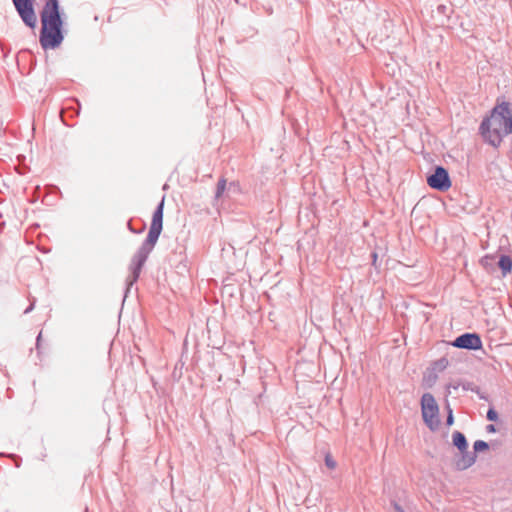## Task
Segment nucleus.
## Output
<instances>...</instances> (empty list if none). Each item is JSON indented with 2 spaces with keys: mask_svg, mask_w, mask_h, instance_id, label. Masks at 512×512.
Segmentation results:
<instances>
[{
  "mask_svg": "<svg viewBox=\"0 0 512 512\" xmlns=\"http://www.w3.org/2000/svg\"><path fill=\"white\" fill-rule=\"evenodd\" d=\"M487 430H488L489 432H495V427H494V425H488V426H487Z\"/></svg>",
  "mask_w": 512,
  "mask_h": 512,
  "instance_id": "obj_21",
  "label": "nucleus"
},
{
  "mask_svg": "<svg viewBox=\"0 0 512 512\" xmlns=\"http://www.w3.org/2000/svg\"><path fill=\"white\" fill-rule=\"evenodd\" d=\"M421 411L425 424L431 430L438 429L440 426L439 407L431 394L426 393L422 396Z\"/></svg>",
  "mask_w": 512,
  "mask_h": 512,
  "instance_id": "obj_4",
  "label": "nucleus"
},
{
  "mask_svg": "<svg viewBox=\"0 0 512 512\" xmlns=\"http://www.w3.org/2000/svg\"><path fill=\"white\" fill-rule=\"evenodd\" d=\"M475 461V457H470L467 464L464 465V467L470 466Z\"/></svg>",
  "mask_w": 512,
  "mask_h": 512,
  "instance_id": "obj_19",
  "label": "nucleus"
},
{
  "mask_svg": "<svg viewBox=\"0 0 512 512\" xmlns=\"http://www.w3.org/2000/svg\"><path fill=\"white\" fill-rule=\"evenodd\" d=\"M452 345L462 349L478 350L482 348V341L477 334L466 333L457 337Z\"/></svg>",
  "mask_w": 512,
  "mask_h": 512,
  "instance_id": "obj_7",
  "label": "nucleus"
},
{
  "mask_svg": "<svg viewBox=\"0 0 512 512\" xmlns=\"http://www.w3.org/2000/svg\"><path fill=\"white\" fill-rule=\"evenodd\" d=\"M484 139L493 146H498L503 138L512 132V103H498L481 126Z\"/></svg>",
  "mask_w": 512,
  "mask_h": 512,
  "instance_id": "obj_3",
  "label": "nucleus"
},
{
  "mask_svg": "<svg viewBox=\"0 0 512 512\" xmlns=\"http://www.w3.org/2000/svg\"><path fill=\"white\" fill-rule=\"evenodd\" d=\"M493 257L485 256L481 259V264L485 269H488L492 265Z\"/></svg>",
  "mask_w": 512,
  "mask_h": 512,
  "instance_id": "obj_14",
  "label": "nucleus"
},
{
  "mask_svg": "<svg viewBox=\"0 0 512 512\" xmlns=\"http://www.w3.org/2000/svg\"><path fill=\"white\" fill-rule=\"evenodd\" d=\"M164 202L165 196L162 197L161 201L158 203L154 210L150 229L148 231L146 239L143 241V243L141 244V246L138 248V250L131 259L130 275L126 279V290L124 294V299L127 297L133 285L138 281L142 268L162 232Z\"/></svg>",
  "mask_w": 512,
  "mask_h": 512,
  "instance_id": "obj_1",
  "label": "nucleus"
},
{
  "mask_svg": "<svg viewBox=\"0 0 512 512\" xmlns=\"http://www.w3.org/2000/svg\"><path fill=\"white\" fill-rule=\"evenodd\" d=\"M339 306H340V303L338 301H336L335 304H334V313L335 314L338 313L337 309L339 308Z\"/></svg>",
  "mask_w": 512,
  "mask_h": 512,
  "instance_id": "obj_20",
  "label": "nucleus"
},
{
  "mask_svg": "<svg viewBox=\"0 0 512 512\" xmlns=\"http://www.w3.org/2000/svg\"><path fill=\"white\" fill-rule=\"evenodd\" d=\"M347 308L349 309V312L352 311V307H350L349 305L347 306Z\"/></svg>",
  "mask_w": 512,
  "mask_h": 512,
  "instance_id": "obj_23",
  "label": "nucleus"
},
{
  "mask_svg": "<svg viewBox=\"0 0 512 512\" xmlns=\"http://www.w3.org/2000/svg\"><path fill=\"white\" fill-rule=\"evenodd\" d=\"M325 465L329 469H334L336 467V461L332 458L330 454H326L325 456Z\"/></svg>",
  "mask_w": 512,
  "mask_h": 512,
  "instance_id": "obj_13",
  "label": "nucleus"
},
{
  "mask_svg": "<svg viewBox=\"0 0 512 512\" xmlns=\"http://www.w3.org/2000/svg\"><path fill=\"white\" fill-rule=\"evenodd\" d=\"M447 424L449 426L453 424V415H452V410L451 409L449 410V415L447 417Z\"/></svg>",
  "mask_w": 512,
  "mask_h": 512,
  "instance_id": "obj_17",
  "label": "nucleus"
},
{
  "mask_svg": "<svg viewBox=\"0 0 512 512\" xmlns=\"http://www.w3.org/2000/svg\"><path fill=\"white\" fill-rule=\"evenodd\" d=\"M35 304H36V299L32 298L30 300V305L24 310V314L30 313L34 309Z\"/></svg>",
  "mask_w": 512,
  "mask_h": 512,
  "instance_id": "obj_16",
  "label": "nucleus"
},
{
  "mask_svg": "<svg viewBox=\"0 0 512 512\" xmlns=\"http://www.w3.org/2000/svg\"><path fill=\"white\" fill-rule=\"evenodd\" d=\"M487 418L490 421H496L498 418L497 412L493 409H489V411L487 412Z\"/></svg>",
  "mask_w": 512,
  "mask_h": 512,
  "instance_id": "obj_15",
  "label": "nucleus"
},
{
  "mask_svg": "<svg viewBox=\"0 0 512 512\" xmlns=\"http://www.w3.org/2000/svg\"><path fill=\"white\" fill-rule=\"evenodd\" d=\"M487 449H488V444L485 441L478 440L474 443V450L477 452L484 451Z\"/></svg>",
  "mask_w": 512,
  "mask_h": 512,
  "instance_id": "obj_12",
  "label": "nucleus"
},
{
  "mask_svg": "<svg viewBox=\"0 0 512 512\" xmlns=\"http://www.w3.org/2000/svg\"><path fill=\"white\" fill-rule=\"evenodd\" d=\"M498 266L503 276H506L512 271V259L507 255H502L499 259Z\"/></svg>",
  "mask_w": 512,
  "mask_h": 512,
  "instance_id": "obj_8",
  "label": "nucleus"
},
{
  "mask_svg": "<svg viewBox=\"0 0 512 512\" xmlns=\"http://www.w3.org/2000/svg\"><path fill=\"white\" fill-rule=\"evenodd\" d=\"M34 2L35 0H12L18 16L24 25L30 29H34L37 26Z\"/></svg>",
  "mask_w": 512,
  "mask_h": 512,
  "instance_id": "obj_5",
  "label": "nucleus"
},
{
  "mask_svg": "<svg viewBox=\"0 0 512 512\" xmlns=\"http://www.w3.org/2000/svg\"><path fill=\"white\" fill-rule=\"evenodd\" d=\"M453 444L462 452L464 453L467 448V441L465 436L460 432H455L453 434Z\"/></svg>",
  "mask_w": 512,
  "mask_h": 512,
  "instance_id": "obj_9",
  "label": "nucleus"
},
{
  "mask_svg": "<svg viewBox=\"0 0 512 512\" xmlns=\"http://www.w3.org/2000/svg\"><path fill=\"white\" fill-rule=\"evenodd\" d=\"M42 333L40 332L36 338V348L39 349Z\"/></svg>",
  "mask_w": 512,
  "mask_h": 512,
  "instance_id": "obj_18",
  "label": "nucleus"
},
{
  "mask_svg": "<svg viewBox=\"0 0 512 512\" xmlns=\"http://www.w3.org/2000/svg\"><path fill=\"white\" fill-rule=\"evenodd\" d=\"M448 364H449L448 359L441 358V359H439L438 361H436L434 363V366H435V369L443 370V369H445L448 366Z\"/></svg>",
  "mask_w": 512,
  "mask_h": 512,
  "instance_id": "obj_11",
  "label": "nucleus"
},
{
  "mask_svg": "<svg viewBox=\"0 0 512 512\" xmlns=\"http://www.w3.org/2000/svg\"><path fill=\"white\" fill-rule=\"evenodd\" d=\"M41 30L39 42L43 50L56 49L61 46L65 32L64 18L59 0H46L40 11Z\"/></svg>",
  "mask_w": 512,
  "mask_h": 512,
  "instance_id": "obj_2",
  "label": "nucleus"
},
{
  "mask_svg": "<svg viewBox=\"0 0 512 512\" xmlns=\"http://www.w3.org/2000/svg\"><path fill=\"white\" fill-rule=\"evenodd\" d=\"M225 189H226V180L224 178H221V179H219L217 186H216L215 197L220 198L222 196V194L224 193Z\"/></svg>",
  "mask_w": 512,
  "mask_h": 512,
  "instance_id": "obj_10",
  "label": "nucleus"
},
{
  "mask_svg": "<svg viewBox=\"0 0 512 512\" xmlns=\"http://www.w3.org/2000/svg\"><path fill=\"white\" fill-rule=\"evenodd\" d=\"M428 185L439 191H447L451 187L448 172L443 167H437L432 175L427 178Z\"/></svg>",
  "mask_w": 512,
  "mask_h": 512,
  "instance_id": "obj_6",
  "label": "nucleus"
},
{
  "mask_svg": "<svg viewBox=\"0 0 512 512\" xmlns=\"http://www.w3.org/2000/svg\"><path fill=\"white\" fill-rule=\"evenodd\" d=\"M396 512H405L399 505H395Z\"/></svg>",
  "mask_w": 512,
  "mask_h": 512,
  "instance_id": "obj_22",
  "label": "nucleus"
}]
</instances>
